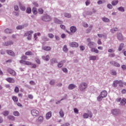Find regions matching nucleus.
<instances>
[{"mask_svg":"<svg viewBox=\"0 0 126 126\" xmlns=\"http://www.w3.org/2000/svg\"><path fill=\"white\" fill-rule=\"evenodd\" d=\"M87 87H88V85L85 82L81 83L79 85V89L80 91H85Z\"/></svg>","mask_w":126,"mask_h":126,"instance_id":"1","label":"nucleus"},{"mask_svg":"<svg viewBox=\"0 0 126 126\" xmlns=\"http://www.w3.org/2000/svg\"><path fill=\"white\" fill-rule=\"evenodd\" d=\"M52 19V17L48 14H44V16L41 17V20L43 21H50Z\"/></svg>","mask_w":126,"mask_h":126,"instance_id":"2","label":"nucleus"},{"mask_svg":"<svg viewBox=\"0 0 126 126\" xmlns=\"http://www.w3.org/2000/svg\"><path fill=\"white\" fill-rule=\"evenodd\" d=\"M111 113L114 116H119L121 114V111L118 109H114L111 110Z\"/></svg>","mask_w":126,"mask_h":126,"instance_id":"3","label":"nucleus"},{"mask_svg":"<svg viewBox=\"0 0 126 126\" xmlns=\"http://www.w3.org/2000/svg\"><path fill=\"white\" fill-rule=\"evenodd\" d=\"M117 101L120 102V104L122 105V106H125V105L126 104V99L125 98H123V99H122L121 97L117 98Z\"/></svg>","mask_w":126,"mask_h":126,"instance_id":"4","label":"nucleus"},{"mask_svg":"<svg viewBox=\"0 0 126 126\" xmlns=\"http://www.w3.org/2000/svg\"><path fill=\"white\" fill-rule=\"evenodd\" d=\"M20 63L23 64H26V65H31L32 64V63L29 61H25L24 60L20 61Z\"/></svg>","mask_w":126,"mask_h":126,"instance_id":"5","label":"nucleus"},{"mask_svg":"<svg viewBox=\"0 0 126 126\" xmlns=\"http://www.w3.org/2000/svg\"><path fill=\"white\" fill-rule=\"evenodd\" d=\"M31 114L32 116L37 117V116L39 115V111H38L37 110L33 109L31 111Z\"/></svg>","mask_w":126,"mask_h":126,"instance_id":"6","label":"nucleus"},{"mask_svg":"<svg viewBox=\"0 0 126 126\" xmlns=\"http://www.w3.org/2000/svg\"><path fill=\"white\" fill-rule=\"evenodd\" d=\"M27 26H28V24H25L23 25L18 26L16 27V29L17 30H21L22 29H24L25 27H27Z\"/></svg>","mask_w":126,"mask_h":126,"instance_id":"7","label":"nucleus"},{"mask_svg":"<svg viewBox=\"0 0 126 126\" xmlns=\"http://www.w3.org/2000/svg\"><path fill=\"white\" fill-rule=\"evenodd\" d=\"M117 39L119 41H124V36L122 33L119 32L117 34Z\"/></svg>","mask_w":126,"mask_h":126,"instance_id":"8","label":"nucleus"},{"mask_svg":"<svg viewBox=\"0 0 126 126\" xmlns=\"http://www.w3.org/2000/svg\"><path fill=\"white\" fill-rule=\"evenodd\" d=\"M7 71L8 72H9V73H10V74H11V75H13L14 76H15V75H16V72L10 68H8L7 69Z\"/></svg>","mask_w":126,"mask_h":126,"instance_id":"9","label":"nucleus"},{"mask_svg":"<svg viewBox=\"0 0 126 126\" xmlns=\"http://www.w3.org/2000/svg\"><path fill=\"white\" fill-rule=\"evenodd\" d=\"M110 64H112V65H114V66H116L117 67H120V63L114 61L110 62Z\"/></svg>","mask_w":126,"mask_h":126,"instance_id":"10","label":"nucleus"},{"mask_svg":"<svg viewBox=\"0 0 126 126\" xmlns=\"http://www.w3.org/2000/svg\"><path fill=\"white\" fill-rule=\"evenodd\" d=\"M66 61L65 60H63L59 62L58 64V67H59L61 68V67H63V63H65Z\"/></svg>","mask_w":126,"mask_h":126,"instance_id":"11","label":"nucleus"},{"mask_svg":"<svg viewBox=\"0 0 126 126\" xmlns=\"http://www.w3.org/2000/svg\"><path fill=\"white\" fill-rule=\"evenodd\" d=\"M11 45H13V42L12 40L6 41L4 43V46H5V47H7L8 46H10Z\"/></svg>","mask_w":126,"mask_h":126,"instance_id":"12","label":"nucleus"},{"mask_svg":"<svg viewBox=\"0 0 126 126\" xmlns=\"http://www.w3.org/2000/svg\"><path fill=\"white\" fill-rule=\"evenodd\" d=\"M6 53L8 54V55H9V56H12V57H15V54L12 50H6Z\"/></svg>","mask_w":126,"mask_h":126,"instance_id":"13","label":"nucleus"},{"mask_svg":"<svg viewBox=\"0 0 126 126\" xmlns=\"http://www.w3.org/2000/svg\"><path fill=\"white\" fill-rule=\"evenodd\" d=\"M88 46L91 49H92V48H94V47H95V42H93V41H90V42H89L88 43Z\"/></svg>","mask_w":126,"mask_h":126,"instance_id":"14","label":"nucleus"},{"mask_svg":"<svg viewBox=\"0 0 126 126\" xmlns=\"http://www.w3.org/2000/svg\"><path fill=\"white\" fill-rule=\"evenodd\" d=\"M33 33H34V32H33L32 31H30L27 32L24 34V37H27V36L32 35V34H33Z\"/></svg>","mask_w":126,"mask_h":126,"instance_id":"15","label":"nucleus"},{"mask_svg":"<svg viewBox=\"0 0 126 126\" xmlns=\"http://www.w3.org/2000/svg\"><path fill=\"white\" fill-rule=\"evenodd\" d=\"M54 21L55 23H56V24H63V21H61L60 20H59L57 18H54Z\"/></svg>","mask_w":126,"mask_h":126,"instance_id":"16","label":"nucleus"},{"mask_svg":"<svg viewBox=\"0 0 126 126\" xmlns=\"http://www.w3.org/2000/svg\"><path fill=\"white\" fill-rule=\"evenodd\" d=\"M6 80L8 82H9V83H14V82H15V80H14V79H13L12 78H10V77L6 78Z\"/></svg>","mask_w":126,"mask_h":126,"instance_id":"17","label":"nucleus"},{"mask_svg":"<svg viewBox=\"0 0 126 126\" xmlns=\"http://www.w3.org/2000/svg\"><path fill=\"white\" fill-rule=\"evenodd\" d=\"M50 63L53 65L54 63H58V60L56 58H53L50 60Z\"/></svg>","mask_w":126,"mask_h":126,"instance_id":"18","label":"nucleus"},{"mask_svg":"<svg viewBox=\"0 0 126 126\" xmlns=\"http://www.w3.org/2000/svg\"><path fill=\"white\" fill-rule=\"evenodd\" d=\"M108 94V93H107V91H103L101 92L100 95L103 97L105 98V97H107V95Z\"/></svg>","mask_w":126,"mask_h":126,"instance_id":"19","label":"nucleus"},{"mask_svg":"<svg viewBox=\"0 0 126 126\" xmlns=\"http://www.w3.org/2000/svg\"><path fill=\"white\" fill-rule=\"evenodd\" d=\"M75 88H76V85L73 84H70L68 87V89L70 90H72V89H74Z\"/></svg>","mask_w":126,"mask_h":126,"instance_id":"20","label":"nucleus"},{"mask_svg":"<svg viewBox=\"0 0 126 126\" xmlns=\"http://www.w3.org/2000/svg\"><path fill=\"white\" fill-rule=\"evenodd\" d=\"M70 47H74L75 48H77L78 47V43L76 42H71L70 43Z\"/></svg>","mask_w":126,"mask_h":126,"instance_id":"21","label":"nucleus"},{"mask_svg":"<svg viewBox=\"0 0 126 126\" xmlns=\"http://www.w3.org/2000/svg\"><path fill=\"white\" fill-rule=\"evenodd\" d=\"M19 8L21 10H23V11H24L26 9V8H25V6L24 5H23L21 3H19Z\"/></svg>","mask_w":126,"mask_h":126,"instance_id":"22","label":"nucleus"},{"mask_svg":"<svg viewBox=\"0 0 126 126\" xmlns=\"http://www.w3.org/2000/svg\"><path fill=\"white\" fill-rule=\"evenodd\" d=\"M121 81L119 80H116L114 81L113 82V87H117L118 86V85L121 82Z\"/></svg>","mask_w":126,"mask_h":126,"instance_id":"23","label":"nucleus"},{"mask_svg":"<svg viewBox=\"0 0 126 126\" xmlns=\"http://www.w3.org/2000/svg\"><path fill=\"white\" fill-rule=\"evenodd\" d=\"M93 13L92 12V11H88L83 13V14H84V17H86V16H85L84 14H86V15H92Z\"/></svg>","mask_w":126,"mask_h":126,"instance_id":"24","label":"nucleus"},{"mask_svg":"<svg viewBox=\"0 0 126 126\" xmlns=\"http://www.w3.org/2000/svg\"><path fill=\"white\" fill-rule=\"evenodd\" d=\"M70 30L72 33H75V32H76V27L74 26H72L70 28Z\"/></svg>","mask_w":126,"mask_h":126,"instance_id":"25","label":"nucleus"},{"mask_svg":"<svg viewBox=\"0 0 126 126\" xmlns=\"http://www.w3.org/2000/svg\"><path fill=\"white\" fill-rule=\"evenodd\" d=\"M51 117H52V112L50 111L46 114V120H49V119H50Z\"/></svg>","mask_w":126,"mask_h":126,"instance_id":"26","label":"nucleus"},{"mask_svg":"<svg viewBox=\"0 0 126 126\" xmlns=\"http://www.w3.org/2000/svg\"><path fill=\"white\" fill-rule=\"evenodd\" d=\"M42 60H44V61H50V56L49 55H47L46 56H43L42 57Z\"/></svg>","mask_w":126,"mask_h":126,"instance_id":"27","label":"nucleus"},{"mask_svg":"<svg viewBox=\"0 0 126 126\" xmlns=\"http://www.w3.org/2000/svg\"><path fill=\"white\" fill-rule=\"evenodd\" d=\"M7 119L10 121H15V117L13 116L9 115L7 117Z\"/></svg>","mask_w":126,"mask_h":126,"instance_id":"28","label":"nucleus"},{"mask_svg":"<svg viewBox=\"0 0 126 126\" xmlns=\"http://www.w3.org/2000/svg\"><path fill=\"white\" fill-rule=\"evenodd\" d=\"M4 31L5 33H7V34H11L13 32L11 29H6Z\"/></svg>","mask_w":126,"mask_h":126,"instance_id":"29","label":"nucleus"},{"mask_svg":"<svg viewBox=\"0 0 126 126\" xmlns=\"http://www.w3.org/2000/svg\"><path fill=\"white\" fill-rule=\"evenodd\" d=\"M91 51V52H94V53H95V54H99V50L95 48H92Z\"/></svg>","mask_w":126,"mask_h":126,"instance_id":"30","label":"nucleus"},{"mask_svg":"<svg viewBox=\"0 0 126 126\" xmlns=\"http://www.w3.org/2000/svg\"><path fill=\"white\" fill-rule=\"evenodd\" d=\"M2 114L4 116V117H6L7 116H8V115H9V111L7 110L3 111Z\"/></svg>","mask_w":126,"mask_h":126,"instance_id":"31","label":"nucleus"},{"mask_svg":"<svg viewBox=\"0 0 126 126\" xmlns=\"http://www.w3.org/2000/svg\"><path fill=\"white\" fill-rule=\"evenodd\" d=\"M124 46H125V44L124 43H121L118 49V51H119V52H121V51H122V50H123V49H124Z\"/></svg>","mask_w":126,"mask_h":126,"instance_id":"32","label":"nucleus"},{"mask_svg":"<svg viewBox=\"0 0 126 126\" xmlns=\"http://www.w3.org/2000/svg\"><path fill=\"white\" fill-rule=\"evenodd\" d=\"M49 84H50V85H55V84H56V80L55 79H52L49 82Z\"/></svg>","mask_w":126,"mask_h":126,"instance_id":"33","label":"nucleus"},{"mask_svg":"<svg viewBox=\"0 0 126 126\" xmlns=\"http://www.w3.org/2000/svg\"><path fill=\"white\" fill-rule=\"evenodd\" d=\"M110 74L111 75H117V71L113 69L110 71Z\"/></svg>","mask_w":126,"mask_h":126,"instance_id":"34","label":"nucleus"},{"mask_svg":"<svg viewBox=\"0 0 126 126\" xmlns=\"http://www.w3.org/2000/svg\"><path fill=\"white\" fill-rule=\"evenodd\" d=\"M63 52H64L65 53H67V51H68V49L67 48V46L64 45L63 48Z\"/></svg>","mask_w":126,"mask_h":126,"instance_id":"35","label":"nucleus"},{"mask_svg":"<svg viewBox=\"0 0 126 126\" xmlns=\"http://www.w3.org/2000/svg\"><path fill=\"white\" fill-rule=\"evenodd\" d=\"M64 16H65V17H66L67 18H70L71 17V15H70V14L68 13H64Z\"/></svg>","mask_w":126,"mask_h":126,"instance_id":"36","label":"nucleus"},{"mask_svg":"<svg viewBox=\"0 0 126 126\" xmlns=\"http://www.w3.org/2000/svg\"><path fill=\"white\" fill-rule=\"evenodd\" d=\"M32 11L33 14H34L35 15H36V14H37V13H38V11H37L36 8H35V7L32 8Z\"/></svg>","mask_w":126,"mask_h":126,"instance_id":"37","label":"nucleus"},{"mask_svg":"<svg viewBox=\"0 0 126 126\" xmlns=\"http://www.w3.org/2000/svg\"><path fill=\"white\" fill-rule=\"evenodd\" d=\"M51 49V48L50 46H45L43 47V50L44 51H50Z\"/></svg>","mask_w":126,"mask_h":126,"instance_id":"38","label":"nucleus"},{"mask_svg":"<svg viewBox=\"0 0 126 126\" xmlns=\"http://www.w3.org/2000/svg\"><path fill=\"white\" fill-rule=\"evenodd\" d=\"M102 20L104 22H110V19H109V18H106V17L102 18Z\"/></svg>","mask_w":126,"mask_h":126,"instance_id":"39","label":"nucleus"},{"mask_svg":"<svg viewBox=\"0 0 126 126\" xmlns=\"http://www.w3.org/2000/svg\"><path fill=\"white\" fill-rule=\"evenodd\" d=\"M111 3L112 5H117V4L119 3V0H113L112 1Z\"/></svg>","mask_w":126,"mask_h":126,"instance_id":"40","label":"nucleus"},{"mask_svg":"<svg viewBox=\"0 0 126 126\" xmlns=\"http://www.w3.org/2000/svg\"><path fill=\"white\" fill-rule=\"evenodd\" d=\"M103 98L104 97L101 94H100L97 98V101H98L99 102H101Z\"/></svg>","mask_w":126,"mask_h":126,"instance_id":"41","label":"nucleus"},{"mask_svg":"<svg viewBox=\"0 0 126 126\" xmlns=\"http://www.w3.org/2000/svg\"><path fill=\"white\" fill-rule=\"evenodd\" d=\"M13 114L14 116H15L16 117H19V116L20 115L18 111H14Z\"/></svg>","mask_w":126,"mask_h":126,"instance_id":"42","label":"nucleus"},{"mask_svg":"<svg viewBox=\"0 0 126 126\" xmlns=\"http://www.w3.org/2000/svg\"><path fill=\"white\" fill-rule=\"evenodd\" d=\"M83 117L84 119H88V118H89V114H88V113H85Z\"/></svg>","mask_w":126,"mask_h":126,"instance_id":"43","label":"nucleus"},{"mask_svg":"<svg viewBox=\"0 0 126 126\" xmlns=\"http://www.w3.org/2000/svg\"><path fill=\"white\" fill-rule=\"evenodd\" d=\"M118 9L119 10V11H121L122 12H124V11H125V8L123 7H120L118 8Z\"/></svg>","mask_w":126,"mask_h":126,"instance_id":"44","label":"nucleus"},{"mask_svg":"<svg viewBox=\"0 0 126 126\" xmlns=\"http://www.w3.org/2000/svg\"><path fill=\"white\" fill-rule=\"evenodd\" d=\"M59 114L60 117H61L62 118H63L64 116V114H63V110H62L59 112Z\"/></svg>","mask_w":126,"mask_h":126,"instance_id":"45","label":"nucleus"},{"mask_svg":"<svg viewBox=\"0 0 126 126\" xmlns=\"http://www.w3.org/2000/svg\"><path fill=\"white\" fill-rule=\"evenodd\" d=\"M90 60L91 61H95L96 60V56H91L90 57Z\"/></svg>","mask_w":126,"mask_h":126,"instance_id":"46","label":"nucleus"},{"mask_svg":"<svg viewBox=\"0 0 126 126\" xmlns=\"http://www.w3.org/2000/svg\"><path fill=\"white\" fill-rule=\"evenodd\" d=\"M32 11V10L31 9V8L28 7L27 8L26 12L27 13H31Z\"/></svg>","mask_w":126,"mask_h":126,"instance_id":"47","label":"nucleus"},{"mask_svg":"<svg viewBox=\"0 0 126 126\" xmlns=\"http://www.w3.org/2000/svg\"><path fill=\"white\" fill-rule=\"evenodd\" d=\"M65 99H66V97H64L63 98H62L60 101H58L57 102H56V104H57L58 105V104H60V103H61V101H63V100H65Z\"/></svg>","mask_w":126,"mask_h":126,"instance_id":"48","label":"nucleus"},{"mask_svg":"<svg viewBox=\"0 0 126 126\" xmlns=\"http://www.w3.org/2000/svg\"><path fill=\"white\" fill-rule=\"evenodd\" d=\"M12 100L14 102H18V98L16 97V96H13L12 97Z\"/></svg>","mask_w":126,"mask_h":126,"instance_id":"49","label":"nucleus"},{"mask_svg":"<svg viewBox=\"0 0 126 126\" xmlns=\"http://www.w3.org/2000/svg\"><path fill=\"white\" fill-rule=\"evenodd\" d=\"M25 55L26 56H32V52L31 51H28V52H26Z\"/></svg>","mask_w":126,"mask_h":126,"instance_id":"50","label":"nucleus"},{"mask_svg":"<svg viewBox=\"0 0 126 126\" xmlns=\"http://www.w3.org/2000/svg\"><path fill=\"white\" fill-rule=\"evenodd\" d=\"M15 93H18L19 92V88L18 87H16L14 90Z\"/></svg>","mask_w":126,"mask_h":126,"instance_id":"51","label":"nucleus"},{"mask_svg":"<svg viewBox=\"0 0 126 126\" xmlns=\"http://www.w3.org/2000/svg\"><path fill=\"white\" fill-rule=\"evenodd\" d=\"M48 36L49 38H51V39H53V38H54V34H53V33H48Z\"/></svg>","mask_w":126,"mask_h":126,"instance_id":"52","label":"nucleus"},{"mask_svg":"<svg viewBox=\"0 0 126 126\" xmlns=\"http://www.w3.org/2000/svg\"><path fill=\"white\" fill-rule=\"evenodd\" d=\"M87 114L88 115H89V117H90V118H92V117L93 116V114H92L91 111H89Z\"/></svg>","mask_w":126,"mask_h":126,"instance_id":"53","label":"nucleus"},{"mask_svg":"<svg viewBox=\"0 0 126 126\" xmlns=\"http://www.w3.org/2000/svg\"><path fill=\"white\" fill-rule=\"evenodd\" d=\"M38 11L40 14H43V13H44V10L42 8H39Z\"/></svg>","mask_w":126,"mask_h":126,"instance_id":"54","label":"nucleus"},{"mask_svg":"<svg viewBox=\"0 0 126 126\" xmlns=\"http://www.w3.org/2000/svg\"><path fill=\"white\" fill-rule=\"evenodd\" d=\"M35 62L36 63H38V64H40L41 63V61H40V60H39V59L36 58Z\"/></svg>","mask_w":126,"mask_h":126,"instance_id":"55","label":"nucleus"},{"mask_svg":"<svg viewBox=\"0 0 126 126\" xmlns=\"http://www.w3.org/2000/svg\"><path fill=\"white\" fill-rule=\"evenodd\" d=\"M43 120H44V119L43 118V117L39 116L38 117V121H39V122H43Z\"/></svg>","mask_w":126,"mask_h":126,"instance_id":"56","label":"nucleus"},{"mask_svg":"<svg viewBox=\"0 0 126 126\" xmlns=\"http://www.w3.org/2000/svg\"><path fill=\"white\" fill-rule=\"evenodd\" d=\"M14 8L16 11H18V10H19V8L16 5L14 6Z\"/></svg>","mask_w":126,"mask_h":126,"instance_id":"57","label":"nucleus"},{"mask_svg":"<svg viewBox=\"0 0 126 126\" xmlns=\"http://www.w3.org/2000/svg\"><path fill=\"white\" fill-rule=\"evenodd\" d=\"M107 8L109 9H112L113 8V6L111 4H107Z\"/></svg>","mask_w":126,"mask_h":126,"instance_id":"58","label":"nucleus"},{"mask_svg":"<svg viewBox=\"0 0 126 126\" xmlns=\"http://www.w3.org/2000/svg\"><path fill=\"white\" fill-rule=\"evenodd\" d=\"M80 49L81 51H84L85 50V47L82 45L80 46Z\"/></svg>","mask_w":126,"mask_h":126,"instance_id":"59","label":"nucleus"},{"mask_svg":"<svg viewBox=\"0 0 126 126\" xmlns=\"http://www.w3.org/2000/svg\"><path fill=\"white\" fill-rule=\"evenodd\" d=\"M63 71L65 73H67V69L66 68H63L62 69Z\"/></svg>","mask_w":126,"mask_h":126,"instance_id":"60","label":"nucleus"},{"mask_svg":"<svg viewBox=\"0 0 126 126\" xmlns=\"http://www.w3.org/2000/svg\"><path fill=\"white\" fill-rule=\"evenodd\" d=\"M13 14L15 16H18V15H19V13L18 12L14 11Z\"/></svg>","mask_w":126,"mask_h":126,"instance_id":"61","label":"nucleus"},{"mask_svg":"<svg viewBox=\"0 0 126 126\" xmlns=\"http://www.w3.org/2000/svg\"><path fill=\"white\" fill-rule=\"evenodd\" d=\"M108 53H114L115 52V50H114L113 49H110L108 50Z\"/></svg>","mask_w":126,"mask_h":126,"instance_id":"62","label":"nucleus"},{"mask_svg":"<svg viewBox=\"0 0 126 126\" xmlns=\"http://www.w3.org/2000/svg\"><path fill=\"white\" fill-rule=\"evenodd\" d=\"M22 60H27V56L24 55L21 57Z\"/></svg>","mask_w":126,"mask_h":126,"instance_id":"63","label":"nucleus"},{"mask_svg":"<svg viewBox=\"0 0 126 126\" xmlns=\"http://www.w3.org/2000/svg\"><path fill=\"white\" fill-rule=\"evenodd\" d=\"M74 112L75 114H78V109L76 108H74Z\"/></svg>","mask_w":126,"mask_h":126,"instance_id":"64","label":"nucleus"}]
</instances>
